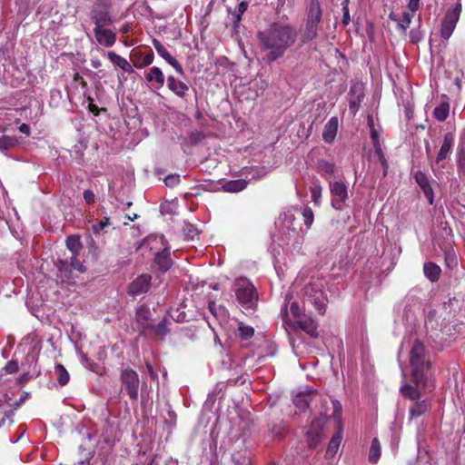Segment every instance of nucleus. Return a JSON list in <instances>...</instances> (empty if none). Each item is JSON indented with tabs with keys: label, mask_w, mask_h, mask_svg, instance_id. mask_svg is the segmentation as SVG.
<instances>
[{
	"label": "nucleus",
	"mask_w": 465,
	"mask_h": 465,
	"mask_svg": "<svg viewBox=\"0 0 465 465\" xmlns=\"http://www.w3.org/2000/svg\"><path fill=\"white\" fill-rule=\"evenodd\" d=\"M456 162L460 171H465V145L458 144L456 152Z\"/></svg>",
	"instance_id": "obj_41"
},
{
	"label": "nucleus",
	"mask_w": 465,
	"mask_h": 465,
	"mask_svg": "<svg viewBox=\"0 0 465 465\" xmlns=\"http://www.w3.org/2000/svg\"><path fill=\"white\" fill-rule=\"evenodd\" d=\"M108 58L114 64L120 67L125 73H128V74L134 73L133 66L130 64V63L125 58L122 57L121 55L115 54L113 51H110V52H108Z\"/></svg>",
	"instance_id": "obj_27"
},
{
	"label": "nucleus",
	"mask_w": 465,
	"mask_h": 465,
	"mask_svg": "<svg viewBox=\"0 0 465 465\" xmlns=\"http://www.w3.org/2000/svg\"><path fill=\"white\" fill-rule=\"evenodd\" d=\"M295 217L291 211L285 212L279 216L278 223L286 230L294 232L295 229L292 226Z\"/></svg>",
	"instance_id": "obj_34"
},
{
	"label": "nucleus",
	"mask_w": 465,
	"mask_h": 465,
	"mask_svg": "<svg viewBox=\"0 0 465 465\" xmlns=\"http://www.w3.org/2000/svg\"><path fill=\"white\" fill-rule=\"evenodd\" d=\"M322 188L320 184H316L311 188V195L314 203L319 204L322 198Z\"/></svg>",
	"instance_id": "obj_50"
},
{
	"label": "nucleus",
	"mask_w": 465,
	"mask_h": 465,
	"mask_svg": "<svg viewBox=\"0 0 465 465\" xmlns=\"http://www.w3.org/2000/svg\"><path fill=\"white\" fill-rule=\"evenodd\" d=\"M153 45L155 48L158 54L164 59L170 65H172L174 70L180 74H183V66L177 62L176 59H174L170 53L167 51V49L162 45V43L157 39H153Z\"/></svg>",
	"instance_id": "obj_17"
},
{
	"label": "nucleus",
	"mask_w": 465,
	"mask_h": 465,
	"mask_svg": "<svg viewBox=\"0 0 465 465\" xmlns=\"http://www.w3.org/2000/svg\"><path fill=\"white\" fill-rule=\"evenodd\" d=\"M322 10L319 0H310L306 9V21L320 24L322 21Z\"/></svg>",
	"instance_id": "obj_23"
},
{
	"label": "nucleus",
	"mask_w": 465,
	"mask_h": 465,
	"mask_svg": "<svg viewBox=\"0 0 465 465\" xmlns=\"http://www.w3.org/2000/svg\"><path fill=\"white\" fill-rule=\"evenodd\" d=\"M423 272L425 276L430 282H436L439 280L440 275V268L434 262H426L423 266Z\"/></svg>",
	"instance_id": "obj_28"
},
{
	"label": "nucleus",
	"mask_w": 465,
	"mask_h": 465,
	"mask_svg": "<svg viewBox=\"0 0 465 465\" xmlns=\"http://www.w3.org/2000/svg\"><path fill=\"white\" fill-rule=\"evenodd\" d=\"M374 146V152L376 153V155L378 156V159L383 168V175L385 176L387 174V170H388V163H387V160L385 158V155L382 152V149H381V145L380 143H376V144H373Z\"/></svg>",
	"instance_id": "obj_43"
},
{
	"label": "nucleus",
	"mask_w": 465,
	"mask_h": 465,
	"mask_svg": "<svg viewBox=\"0 0 465 465\" xmlns=\"http://www.w3.org/2000/svg\"><path fill=\"white\" fill-rule=\"evenodd\" d=\"M180 175L177 173L169 174L164 179V183L168 187H174L180 183Z\"/></svg>",
	"instance_id": "obj_51"
},
{
	"label": "nucleus",
	"mask_w": 465,
	"mask_h": 465,
	"mask_svg": "<svg viewBox=\"0 0 465 465\" xmlns=\"http://www.w3.org/2000/svg\"><path fill=\"white\" fill-rule=\"evenodd\" d=\"M121 381L123 389L128 394L130 399L136 400L138 398L140 384L137 372L132 369H125L121 373Z\"/></svg>",
	"instance_id": "obj_8"
},
{
	"label": "nucleus",
	"mask_w": 465,
	"mask_h": 465,
	"mask_svg": "<svg viewBox=\"0 0 465 465\" xmlns=\"http://www.w3.org/2000/svg\"><path fill=\"white\" fill-rule=\"evenodd\" d=\"M349 96V110L352 115H355L359 111L361 103L364 97V88L362 84H352L350 88Z\"/></svg>",
	"instance_id": "obj_14"
},
{
	"label": "nucleus",
	"mask_w": 465,
	"mask_h": 465,
	"mask_svg": "<svg viewBox=\"0 0 465 465\" xmlns=\"http://www.w3.org/2000/svg\"><path fill=\"white\" fill-rule=\"evenodd\" d=\"M110 224V219L108 217H104L98 223L93 225L94 233H99L104 227Z\"/></svg>",
	"instance_id": "obj_52"
},
{
	"label": "nucleus",
	"mask_w": 465,
	"mask_h": 465,
	"mask_svg": "<svg viewBox=\"0 0 465 465\" xmlns=\"http://www.w3.org/2000/svg\"><path fill=\"white\" fill-rule=\"evenodd\" d=\"M83 196L87 204L93 203L95 200V195L92 190H84Z\"/></svg>",
	"instance_id": "obj_56"
},
{
	"label": "nucleus",
	"mask_w": 465,
	"mask_h": 465,
	"mask_svg": "<svg viewBox=\"0 0 465 465\" xmlns=\"http://www.w3.org/2000/svg\"><path fill=\"white\" fill-rule=\"evenodd\" d=\"M106 26L107 25L94 26V34L95 40L99 45L105 47H111L116 42V34Z\"/></svg>",
	"instance_id": "obj_13"
},
{
	"label": "nucleus",
	"mask_w": 465,
	"mask_h": 465,
	"mask_svg": "<svg viewBox=\"0 0 465 465\" xmlns=\"http://www.w3.org/2000/svg\"><path fill=\"white\" fill-rule=\"evenodd\" d=\"M25 433V429H24V428H22V426H20L19 434L16 435L15 438H11L9 440L10 443L15 444V443L18 442L20 440V439L24 436Z\"/></svg>",
	"instance_id": "obj_59"
},
{
	"label": "nucleus",
	"mask_w": 465,
	"mask_h": 465,
	"mask_svg": "<svg viewBox=\"0 0 465 465\" xmlns=\"http://www.w3.org/2000/svg\"><path fill=\"white\" fill-rule=\"evenodd\" d=\"M339 121L337 117H331L324 125L322 138L326 143H332L338 132Z\"/></svg>",
	"instance_id": "obj_24"
},
{
	"label": "nucleus",
	"mask_w": 465,
	"mask_h": 465,
	"mask_svg": "<svg viewBox=\"0 0 465 465\" xmlns=\"http://www.w3.org/2000/svg\"><path fill=\"white\" fill-rule=\"evenodd\" d=\"M327 302L322 284L311 283L305 287L304 302L312 304L320 314H324Z\"/></svg>",
	"instance_id": "obj_5"
},
{
	"label": "nucleus",
	"mask_w": 465,
	"mask_h": 465,
	"mask_svg": "<svg viewBox=\"0 0 465 465\" xmlns=\"http://www.w3.org/2000/svg\"><path fill=\"white\" fill-rule=\"evenodd\" d=\"M66 247L73 252L77 254L81 249L80 237L77 235H71L66 239Z\"/></svg>",
	"instance_id": "obj_40"
},
{
	"label": "nucleus",
	"mask_w": 465,
	"mask_h": 465,
	"mask_svg": "<svg viewBox=\"0 0 465 465\" xmlns=\"http://www.w3.org/2000/svg\"><path fill=\"white\" fill-rule=\"evenodd\" d=\"M130 30H131V26H130V25H129V24H124V25L121 27V29H120V31H121V33H122V34H126V33H128Z\"/></svg>",
	"instance_id": "obj_64"
},
{
	"label": "nucleus",
	"mask_w": 465,
	"mask_h": 465,
	"mask_svg": "<svg viewBox=\"0 0 465 465\" xmlns=\"http://www.w3.org/2000/svg\"><path fill=\"white\" fill-rule=\"evenodd\" d=\"M151 285L152 276L148 273H143L130 282L127 293L132 297L145 294L149 292Z\"/></svg>",
	"instance_id": "obj_11"
},
{
	"label": "nucleus",
	"mask_w": 465,
	"mask_h": 465,
	"mask_svg": "<svg viewBox=\"0 0 465 465\" xmlns=\"http://www.w3.org/2000/svg\"><path fill=\"white\" fill-rule=\"evenodd\" d=\"M70 266L74 270H77L81 272L85 271L84 266L81 263V262L76 258V254H73L70 262Z\"/></svg>",
	"instance_id": "obj_53"
},
{
	"label": "nucleus",
	"mask_w": 465,
	"mask_h": 465,
	"mask_svg": "<svg viewBox=\"0 0 465 465\" xmlns=\"http://www.w3.org/2000/svg\"><path fill=\"white\" fill-rule=\"evenodd\" d=\"M0 79L13 87L25 79L24 72L15 64L7 48H0Z\"/></svg>",
	"instance_id": "obj_3"
},
{
	"label": "nucleus",
	"mask_w": 465,
	"mask_h": 465,
	"mask_svg": "<svg viewBox=\"0 0 465 465\" xmlns=\"http://www.w3.org/2000/svg\"><path fill=\"white\" fill-rule=\"evenodd\" d=\"M209 310L213 315L217 317L219 313H222L224 311V308L217 306L214 302H209Z\"/></svg>",
	"instance_id": "obj_55"
},
{
	"label": "nucleus",
	"mask_w": 465,
	"mask_h": 465,
	"mask_svg": "<svg viewBox=\"0 0 465 465\" xmlns=\"http://www.w3.org/2000/svg\"><path fill=\"white\" fill-rule=\"evenodd\" d=\"M370 131L373 144H376V143H380L378 131L375 128H371V130Z\"/></svg>",
	"instance_id": "obj_61"
},
{
	"label": "nucleus",
	"mask_w": 465,
	"mask_h": 465,
	"mask_svg": "<svg viewBox=\"0 0 465 465\" xmlns=\"http://www.w3.org/2000/svg\"><path fill=\"white\" fill-rule=\"evenodd\" d=\"M413 15L414 14H412L411 12H404L398 22L399 29H401L403 32H406V30L410 27Z\"/></svg>",
	"instance_id": "obj_44"
},
{
	"label": "nucleus",
	"mask_w": 465,
	"mask_h": 465,
	"mask_svg": "<svg viewBox=\"0 0 465 465\" xmlns=\"http://www.w3.org/2000/svg\"><path fill=\"white\" fill-rule=\"evenodd\" d=\"M341 442V433H337L332 436L331 440L329 442L327 448V453L330 455H334L338 450V448Z\"/></svg>",
	"instance_id": "obj_45"
},
{
	"label": "nucleus",
	"mask_w": 465,
	"mask_h": 465,
	"mask_svg": "<svg viewBox=\"0 0 465 465\" xmlns=\"http://www.w3.org/2000/svg\"><path fill=\"white\" fill-rule=\"evenodd\" d=\"M169 323H170L169 320L166 318H163L158 324H156V325L153 324V328H149L148 330H153L154 335L163 338L170 331V330L168 328Z\"/></svg>",
	"instance_id": "obj_36"
},
{
	"label": "nucleus",
	"mask_w": 465,
	"mask_h": 465,
	"mask_svg": "<svg viewBox=\"0 0 465 465\" xmlns=\"http://www.w3.org/2000/svg\"><path fill=\"white\" fill-rule=\"evenodd\" d=\"M246 187L247 182L244 179L228 181L223 185V190L229 193H239Z\"/></svg>",
	"instance_id": "obj_29"
},
{
	"label": "nucleus",
	"mask_w": 465,
	"mask_h": 465,
	"mask_svg": "<svg viewBox=\"0 0 465 465\" xmlns=\"http://www.w3.org/2000/svg\"><path fill=\"white\" fill-rule=\"evenodd\" d=\"M324 426L323 419H315L312 420L308 431L306 432L308 446L315 448L322 439V431Z\"/></svg>",
	"instance_id": "obj_15"
},
{
	"label": "nucleus",
	"mask_w": 465,
	"mask_h": 465,
	"mask_svg": "<svg viewBox=\"0 0 465 465\" xmlns=\"http://www.w3.org/2000/svg\"><path fill=\"white\" fill-rule=\"evenodd\" d=\"M138 324L143 329L153 328L152 313L150 308L144 304L139 306L135 312Z\"/></svg>",
	"instance_id": "obj_19"
},
{
	"label": "nucleus",
	"mask_w": 465,
	"mask_h": 465,
	"mask_svg": "<svg viewBox=\"0 0 465 465\" xmlns=\"http://www.w3.org/2000/svg\"><path fill=\"white\" fill-rule=\"evenodd\" d=\"M302 215L303 217L304 224L306 225L307 229H309L314 220V215L312 209L310 207H304L302 210Z\"/></svg>",
	"instance_id": "obj_49"
},
{
	"label": "nucleus",
	"mask_w": 465,
	"mask_h": 465,
	"mask_svg": "<svg viewBox=\"0 0 465 465\" xmlns=\"http://www.w3.org/2000/svg\"><path fill=\"white\" fill-rule=\"evenodd\" d=\"M247 8L248 3L245 1H242L237 5L236 10L232 13L235 24H238L241 21L242 15L247 10Z\"/></svg>",
	"instance_id": "obj_47"
},
{
	"label": "nucleus",
	"mask_w": 465,
	"mask_h": 465,
	"mask_svg": "<svg viewBox=\"0 0 465 465\" xmlns=\"http://www.w3.org/2000/svg\"><path fill=\"white\" fill-rule=\"evenodd\" d=\"M415 182L422 190L425 197L427 198L430 204H433L434 203V191L430 185V180L427 177L426 173L421 171H417L414 173Z\"/></svg>",
	"instance_id": "obj_16"
},
{
	"label": "nucleus",
	"mask_w": 465,
	"mask_h": 465,
	"mask_svg": "<svg viewBox=\"0 0 465 465\" xmlns=\"http://www.w3.org/2000/svg\"><path fill=\"white\" fill-rule=\"evenodd\" d=\"M460 12V3H456L452 8L447 11L440 26V35L445 40H448L451 36L459 21Z\"/></svg>",
	"instance_id": "obj_6"
},
{
	"label": "nucleus",
	"mask_w": 465,
	"mask_h": 465,
	"mask_svg": "<svg viewBox=\"0 0 465 465\" xmlns=\"http://www.w3.org/2000/svg\"><path fill=\"white\" fill-rule=\"evenodd\" d=\"M239 334L242 340H249L254 334V329L248 325L240 324L239 325Z\"/></svg>",
	"instance_id": "obj_48"
},
{
	"label": "nucleus",
	"mask_w": 465,
	"mask_h": 465,
	"mask_svg": "<svg viewBox=\"0 0 465 465\" xmlns=\"http://www.w3.org/2000/svg\"><path fill=\"white\" fill-rule=\"evenodd\" d=\"M297 30L290 24L273 22L257 34L263 60L272 64L282 58L296 42Z\"/></svg>",
	"instance_id": "obj_1"
},
{
	"label": "nucleus",
	"mask_w": 465,
	"mask_h": 465,
	"mask_svg": "<svg viewBox=\"0 0 465 465\" xmlns=\"http://www.w3.org/2000/svg\"><path fill=\"white\" fill-rule=\"evenodd\" d=\"M154 261L160 271L163 272L168 271L173 264L169 249L164 248L162 252H157Z\"/></svg>",
	"instance_id": "obj_25"
},
{
	"label": "nucleus",
	"mask_w": 465,
	"mask_h": 465,
	"mask_svg": "<svg viewBox=\"0 0 465 465\" xmlns=\"http://www.w3.org/2000/svg\"><path fill=\"white\" fill-rule=\"evenodd\" d=\"M292 294L288 292L284 297V305L281 313L285 323H292L302 318V309L296 302H291Z\"/></svg>",
	"instance_id": "obj_9"
},
{
	"label": "nucleus",
	"mask_w": 465,
	"mask_h": 465,
	"mask_svg": "<svg viewBox=\"0 0 465 465\" xmlns=\"http://www.w3.org/2000/svg\"><path fill=\"white\" fill-rule=\"evenodd\" d=\"M19 132L24 134L26 136H29L31 134V128L27 124H22L19 127Z\"/></svg>",
	"instance_id": "obj_60"
},
{
	"label": "nucleus",
	"mask_w": 465,
	"mask_h": 465,
	"mask_svg": "<svg viewBox=\"0 0 465 465\" xmlns=\"http://www.w3.org/2000/svg\"><path fill=\"white\" fill-rule=\"evenodd\" d=\"M29 397L28 392H24L19 401H15V407H19L27 398Z\"/></svg>",
	"instance_id": "obj_62"
},
{
	"label": "nucleus",
	"mask_w": 465,
	"mask_h": 465,
	"mask_svg": "<svg viewBox=\"0 0 465 465\" xmlns=\"http://www.w3.org/2000/svg\"><path fill=\"white\" fill-rule=\"evenodd\" d=\"M318 25H319V24H317V23L306 21L305 29H304V32L302 35L303 42H309L317 36Z\"/></svg>",
	"instance_id": "obj_32"
},
{
	"label": "nucleus",
	"mask_w": 465,
	"mask_h": 465,
	"mask_svg": "<svg viewBox=\"0 0 465 465\" xmlns=\"http://www.w3.org/2000/svg\"><path fill=\"white\" fill-rule=\"evenodd\" d=\"M455 142V135L453 133L449 132L446 133L443 136V141L441 143V145L440 147V150L437 153L435 163L436 164L443 168L444 164L442 163L451 153L453 145Z\"/></svg>",
	"instance_id": "obj_12"
},
{
	"label": "nucleus",
	"mask_w": 465,
	"mask_h": 465,
	"mask_svg": "<svg viewBox=\"0 0 465 465\" xmlns=\"http://www.w3.org/2000/svg\"><path fill=\"white\" fill-rule=\"evenodd\" d=\"M234 292L239 303L244 309H252L257 302V292L253 284L247 278H238L234 282Z\"/></svg>",
	"instance_id": "obj_4"
},
{
	"label": "nucleus",
	"mask_w": 465,
	"mask_h": 465,
	"mask_svg": "<svg viewBox=\"0 0 465 465\" xmlns=\"http://www.w3.org/2000/svg\"><path fill=\"white\" fill-rule=\"evenodd\" d=\"M450 114V104L448 102H441L433 110V116L439 122L445 121Z\"/></svg>",
	"instance_id": "obj_31"
},
{
	"label": "nucleus",
	"mask_w": 465,
	"mask_h": 465,
	"mask_svg": "<svg viewBox=\"0 0 465 465\" xmlns=\"http://www.w3.org/2000/svg\"><path fill=\"white\" fill-rule=\"evenodd\" d=\"M400 391L404 397L409 398L410 400L416 401L420 398V391L407 383L402 385Z\"/></svg>",
	"instance_id": "obj_38"
},
{
	"label": "nucleus",
	"mask_w": 465,
	"mask_h": 465,
	"mask_svg": "<svg viewBox=\"0 0 465 465\" xmlns=\"http://www.w3.org/2000/svg\"><path fill=\"white\" fill-rule=\"evenodd\" d=\"M463 143L465 145V127L462 129L460 134L459 144Z\"/></svg>",
	"instance_id": "obj_63"
},
{
	"label": "nucleus",
	"mask_w": 465,
	"mask_h": 465,
	"mask_svg": "<svg viewBox=\"0 0 465 465\" xmlns=\"http://www.w3.org/2000/svg\"><path fill=\"white\" fill-rule=\"evenodd\" d=\"M183 233L188 240H193L199 234L198 229L192 223L185 222L183 226Z\"/></svg>",
	"instance_id": "obj_46"
},
{
	"label": "nucleus",
	"mask_w": 465,
	"mask_h": 465,
	"mask_svg": "<svg viewBox=\"0 0 465 465\" xmlns=\"http://www.w3.org/2000/svg\"><path fill=\"white\" fill-rule=\"evenodd\" d=\"M424 346L420 341H416L411 351L410 362L413 379L417 385L423 388H430V364L423 359Z\"/></svg>",
	"instance_id": "obj_2"
},
{
	"label": "nucleus",
	"mask_w": 465,
	"mask_h": 465,
	"mask_svg": "<svg viewBox=\"0 0 465 465\" xmlns=\"http://www.w3.org/2000/svg\"><path fill=\"white\" fill-rule=\"evenodd\" d=\"M268 87V83L266 80L259 78L252 81L250 83V94H248V98L256 99L260 96Z\"/></svg>",
	"instance_id": "obj_26"
},
{
	"label": "nucleus",
	"mask_w": 465,
	"mask_h": 465,
	"mask_svg": "<svg viewBox=\"0 0 465 465\" xmlns=\"http://www.w3.org/2000/svg\"><path fill=\"white\" fill-rule=\"evenodd\" d=\"M381 447L379 440L377 438H374L371 440V445L369 451V461L371 463L376 464L381 457Z\"/></svg>",
	"instance_id": "obj_33"
},
{
	"label": "nucleus",
	"mask_w": 465,
	"mask_h": 465,
	"mask_svg": "<svg viewBox=\"0 0 465 465\" xmlns=\"http://www.w3.org/2000/svg\"><path fill=\"white\" fill-rule=\"evenodd\" d=\"M348 1L345 0V2L342 4V23L347 25H349L351 21L350 13H349V7H348Z\"/></svg>",
	"instance_id": "obj_54"
},
{
	"label": "nucleus",
	"mask_w": 465,
	"mask_h": 465,
	"mask_svg": "<svg viewBox=\"0 0 465 465\" xmlns=\"http://www.w3.org/2000/svg\"><path fill=\"white\" fill-rule=\"evenodd\" d=\"M19 140L15 136L2 135L0 136V151L5 152L17 146Z\"/></svg>",
	"instance_id": "obj_35"
},
{
	"label": "nucleus",
	"mask_w": 465,
	"mask_h": 465,
	"mask_svg": "<svg viewBox=\"0 0 465 465\" xmlns=\"http://www.w3.org/2000/svg\"><path fill=\"white\" fill-rule=\"evenodd\" d=\"M318 168L326 179H330L335 172V165L326 161L320 162Z\"/></svg>",
	"instance_id": "obj_39"
},
{
	"label": "nucleus",
	"mask_w": 465,
	"mask_h": 465,
	"mask_svg": "<svg viewBox=\"0 0 465 465\" xmlns=\"http://www.w3.org/2000/svg\"><path fill=\"white\" fill-rule=\"evenodd\" d=\"M420 0H409L408 8L409 10L414 14L420 7Z\"/></svg>",
	"instance_id": "obj_57"
},
{
	"label": "nucleus",
	"mask_w": 465,
	"mask_h": 465,
	"mask_svg": "<svg viewBox=\"0 0 465 465\" xmlns=\"http://www.w3.org/2000/svg\"><path fill=\"white\" fill-rule=\"evenodd\" d=\"M429 409V402L425 400L416 401L410 408L411 418H418L424 414Z\"/></svg>",
	"instance_id": "obj_30"
},
{
	"label": "nucleus",
	"mask_w": 465,
	"mask_h": 465,
	"mask_svg": "<svg viewBox=\"0 0 465 465\" xmlns=\"http://www.w3.org/2000/svg\"><path fill=\"white\" fill-rule=\"evenodd\" d=\"M293 325L296 328L308 333L311 337L316 338L318 336L317 323L310 317H302L301 319L295 321Z\"/></svg>",
	"instance_id": "obj_21"
},
{
	"label": "nucleus",
	"mask_w": 465,
	"mask_h": 465,
	"mask_svg": "<svg viewBox=\"0 0 465 465\" xmlns=\"http://www.w3.org/2000/svg\"><path fill=\"white\" fill-rule=\"evenodd\" d=\"M167 87L181 99H185L189 92L188 84L176 79L173 75H168Z\"/></svg>",
	"instance_id": "obj_18"
},
{
	"label": "nucleus",
	"mask_w": 465,
	"mask_h": 465,
	"mask_svg": "<svg viewBox=\"0 0 465 465\" xmlns=\"http://www.w3.org/2000/svg\"><path fill=\"white\" fill-rule=\"evenodd\" d=\"M293 404L300 411H305L310 404L309 395H305L303 393L296 395L295 398L293 399Z\"/></svg>",
	"instance_id": "obj_42"
},
{
	"label": "nucleus",
	"mask_w": 465,
	"mask_h": 465,
	"mask_svg": "<svg viewBox=\"0 0 465 465\" xmlns=\"http://www.w3.org/2000/svg\"><path fill=\"white\" fill-rule=\"evenodd\" d=\"M54 372L56 374L58 383L61 386H64L68 383L70 376L66 369L62 364L55 365Z\"/></svg>",
	"instance_id": "obj_37"
},
{
	"label": "nucleus",
	"mask_w": 465,
	"mask_h": 465,
	"mask_svg": "<svg viewBox=\"0 0 465 465\" xmlns=\"http://www.w3.org/2000/svg\"><path fill=\"white\" fill-rule=\"evenodd\" d=\"M330 192L331 195V206L339 211L345 208V202L348 199V188L341 181L330 182Z\"/></svg>",
	"instance_id": "obj_7"
},
{
	"label": "nucleus",
	"mask_w": 465,
	"mask_h": 465,
	"mask_svg": "<svg viewBox=\"0 0 465 465\" xmlns=\"http://www.w3.org/2000/svg\"><path fill=\"white\" fill-rule=\"evenodd\" d=\"M154 59V54L153 51L143 54L141 52H133L131 54V60L134 67L142 69L146 66H149L153 64Z\"/></svg>",
	"instance_id": "obj_22"
},
{
	"label": "nucleus",
	"mask_w": 465,
	"mask_h": 465,
	"mask_svg": "<svg viewBox=\"0 0 465 465\" xmlns=\"http://www.w3.org/2000/svg\"><path fill=\"white\" fill-rule=\"evenodd\" d=\"M144 78L148 83L152 84V85L154 86L156 89L163 87L164 84L163 73L158 66L151 67L144 74Z\"/></svg>",
	"instance_id": "obj_20"
},
{
	"label": "nucleus",
	"mask_w": 465,
	"mask_h": 465,
	"mask_svg": "<svg viewBox=\"0 0 465 465\" xmlns=\"http://www.w3.org/2000/svg\"><path fill=\"white\" fill-rule=\"evenodd\" d=\"M146 369H147V372H148V375L150 376V378L152 380H157L158 375L155 372V371L153 370V368L151 363L146 362Z\"/></svg>",
	"instance_id": "obj_58"
},
{
	"label": "nucleus",
	"mask_w": 465,
	"mask_h": 465,
	"mask_svg": "<svg viewBox=\"0 0 465 465\" xmlns=\"http://www.w3.org/2000/svg\"><path fill=\"white\" fill-rule=\"evenodd\" d=\"M91 19L94 26L109 25L113 23L110 7L102 1L96 2L91 10Z\"/></svg>",
	"instance_id": "obj_10"
}]
</instances>
